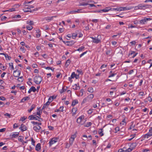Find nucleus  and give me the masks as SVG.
I'll return each instance as SVG.
<instances>
[{
  "mask_svg": "<svg viewBox=\"0 0 152 152\" xmlns=\"http://www.w3.org/2000/svg\"><path fill=\"white\" fill-rule=\"evenodd\" d=\"M87 101V98L86 97V98H85L84 99H83L82 102L81 104H84L85 103H86Z\"/></svg>",
  "mask_w": 152,
  "mask_h": 152,
  "instance_id": "obj_37",
  "label": "nucleus"
},
{
  "mask_svg": "<svg viewBox=\"0 0 152 152\" xmlns=\"http://www.w3.org/2000/svg\"><path fill=\"white\" fill-rule=\"evenodd\" d=\"M85 47L83 46H82L81 47H80L78 49H77V50L79 51H81Z\"/></svg>",
  "mask_w": 152,
  "mask_h": 152,
  "instance_id": "obj_35",
  "label": "nucleus"
},
{
  "mask_svg": "<svg viewBox=\"0 0 152 152\" xmlns=\"http://www.w3.org/2000/svg\"><path fill=\"white\" fill-rule=\"evenodd\" d=\"M4 56L6 58H7L9 60H10L11 59V57L9 56L7 54H6Z\"/></svg>",
  "mask_w": 152,
  "mask_h": 152,
  "instance_id": "obj_36",
  "label": "nucleus"
},
{
  "mask_svg": "<svg viewBox=\"0 0 152 152\" xmlns=\"http://www.w3.org/2000/svg\"><path fill=\"white\" fill-rule=\"evenodd\" d=\"M27 24H29L30 26L34 24V22L33 21H27Z\"/></svg>",
  "mask_w": 152,
  "mask_h": 152,
  "instance_id": "obj_40",
  "label": "nucleus"
},
{
  "mask_svg": "<svg viewBox=\"0 0 152 152\" xmlns=\"http://www.w3.org/2000/svg\"><path fill=\"white\" fill-rule=\"evenodd\" d=\"M15 11V8H12L8 10H5V11L12 12Z\"/></svg>",
  "mask_w": 152,
  "mask_h": 152,
  "instance_id": "obj_29",
  "label": "nucleus"
},
{
  "mask_svg": "<svg viewBox=\"0 0 152 152\" xmlns=\"http://www.w3.org/2000/svg\"><path fill=\"white\" fill-rule=\"evenodd\" d=\"M88 5V3L83 2L80 4V6H86Z\"/></svg>",
  "mask_w": 152,
  "mask_h": 152,
  "instance_id": "obj_42",
  "label": "nucleus"
},
{
  "mask_svg": "<svg viewBox=\"0 0 152 152\" xmlns=\"http://www.w3.org/2000/svg\"><path fill=\"white\" fill-rule=\"evenodd\" d=\"M109 11V10H106L105 8L103 10H101V11L102 12H107Z\"/></svg>",
  "mask_w": 152,
  "mask_h": 152,
  "instance_id": "obj_51",
  "label": "nucleus"
},
{
  "mask_svg": "<svg viewBox=\"0 0 152 152\" xmlns=\"http://www.w3.org/2000/svg\"><path fill=\"white\" fill-rule=\"evenodd\" d=\"M107 66V65H105V64H103L102 65L101 67H100V69H102V68H105Z\"/></svg>",
  "mask_w": 152,
  "mask_h": 152,
  "instance_id": "obj_60",
  "label": "nucleus"
},
{
  "mask_svg": "<svg viewBox=\"0 0 152 152\" xmlns=\"http://www.w3.org/2000/svg\"><path fill=\"white\" fill-rule=\"evenodd\" d=\"M148 100L150 102H151L152 101V99L151 98V96H149L148 97Z\"/></svg>",
  "mask_w": 152,
  "mask_h": 152,
  "instance_id": "obj_61",
  "label": "nucleus"
},
{
  "mask_svg": "<svg viewBox=\"0 0 152 152\" xmlns=\"http://www.w3.org/2000/svg\"><path fill=\"white\" fill-rule=\"evenodd\" d=\"M55 17V16H52L51 17H49L47 19H46V20H51L53 19V18Z\"/></svg>",
  "mask_w": 152,
  "mask_h": 152,
  "instance_id": "obj_50",
  "label": "nucleus"
},
{
  "mask_svg": "<svg viewBox=\"0 0 152 152\" xmlns=\"http://www.w3.org/2000/svg\"><path fill=\"white\" fill-rule=\"evenodd\" d=\"M34 1V0H32L31 1H28V2H26V1H25V2H24V5H25L26 4H30V3H31V2H32L33 1Z\"/></svg>",
  "mask_w": 152,
  "mask_h": 152,
  "instance_id": "obj_54",
  "label": "nucleus"
},
{
  "mask_svg": "<svg viewBox=\"0 0 152 152\" xmlns=\"http://www.w3.org/2000/svg\"><path fill=\"white\" fill-rule=\"evenodd\" d=\"M139 9L141 10H144V5H143L142 4H140L138 5Z\"/></svg>",
  "mask_w": 152,
  "mask_h": 152,
  "instance_id": "obj_32",
  "label": "nucleus"
},
{
  "mask_svg": "<svg viewBox=\"0 0 152 152\" xmlns=\"http://www.w3.org/2000/svg\"><path fill=\"white\" fill-rule=\"evenodd\" d=\"M111 147V145L110 143H109L107 146L106 148H109Z\"/></svg>",
  "mask_w": 152,
  "mask_h": 152,
  "instance_id": "obj_63",
  "label": "nucleus"
},
{
  "mask_svg": "<svg viewBox=\"0 0 152 152\" xmlns=\"http://www.w3.org/2000/svg\"><path fill=\"white\" fill-rule=\"evenodd\" d=\"M23 10L24 12H32V11L30 9V8H29L28 7L25 8L23 9Z\"/></svg>",
  "mask_w": 152,
  "mask_h": 152,
  "instance_id": "obj_12",
  "label": "nucleus"
},
{
  "mask_svg": "<svg viewBox=\"0 0 152 152\" xmlns=\"http://www.w3.org/2000/svg\"><path fill=\"white\" fill-rule=\"evenodd\" d=\"M77 107H75L73 108L72 110V112L73 113V114H75L76 113V112L77 111Z\"/></svg>",
  "mask_w": 152,
  "mask_h": 152,
  "instance_id": "obj_23",
  "label": "nucleus"
},
{
  "mask_svg": "<svg viewBox=\"0 0 152 152\" xmlns=\"http://www.w3.org/2000/svg\"><path fill=\"white\" fill-rule=\"evenodd\" d=\"M31 141L32 142V145L34 146H35V141L33 139V138L32 137L31 138Z\"/></svg>",
  "mask_w": 152,
  "mask_h": 152,
  "instance_id": "obj_43",
  "label": "nucleus"
},
{
  "mask_svg": "<svg viewBox=\"0 0 152 152\" xmlns=\"http://www.w3.org/2000/svg\"><path fill=\"white\" fill-rule=\"evenodd\" d=\"M73 89L75 90H78L80 89V87L79 84H75L73 86Z\"/></svg>",
  "mask_w": 152,
  "mask_h": 152,
  "instance_id": "obj_16",
  "label": "nucleus"
},
{
  "mask_svg": "<svg viewBox=\"0 0 152 152\" xmlns=\"http://www.w3.org/2000/svg\"><path fill=\"white\" fill-rule=\"evenodd\" d=\"M23 137L22 136H20L18 138V140L19 141L21 142H23Z\"/></svg>",
  "mask_w": 152,
  "mask_h": 152,
  "instance_id": "obj_28",
  "label": "nucleus"
},
{
  "mask_svg": "<svg viewBox=\"0 0 152 152\" xmlns=\"http://www.w3.org/2000/svg\"><path fill=\"white\" fill-rule=\"evenodd\" d=\"M76 76V74H75L74 72H73L72 73L71 77L72 78H74Z\"/></svg>",
  "mask_w": 152,
  "mask_h": 152,
  "instance_id": "obj_46",
  "label": "nucleus"
},
{
  "mask_svg": "<svg viewBox=\"0 0 152 152\" xmlns=\"http://www.w3.org/2000/svg\"><path fill=\"white\" fill-rule=\"evenodd\" d=\"M27 118V117L26 116H23V117H21L20 118V121H23L25 120Z\"/></svg>",
  "mask_w": 152,
  "mask_h": 152,
  "instance_id": "obj_39",
  "label": "nucleus"
},
{
  "mask_svg": "<svg viewBox=\"0 0 152 152\" xmlns=\"http://www.w3.org/2000/svg\"><path fill=\"white\" fill-rule=\"evenodd\" d=\"M41 129V127L39 126H34L33 127V129L37 132H39V130Z\"/></svg>",
  "mask_w": 152,
  "mask_h": 152,
  "instance_id": "obj_11",
  "label": "nucleus"
},
{
  "mask_svg": "<svg viewBox=\"0 0 152 152\" xmlns=\"http://www.w3.org/2000/svg\"><path fill=\"white\" fill-rule=\"evenodd\" d=\"M116 75V73H113L112 74H111L109 75V76H108V77H113Z\"/></svg>",
  "mask_w": 152,
  "mask_h": 152,
  "instance_id": "obj_53",
  "label": "nucleus"
},
{
  "mask_svg": "<svg viewBox=\"0 0 152 152\" xmlns=\"http://www.w3.org/2000/svg\"><path fill=\"white\" fill-rule=\"evenodd\" d=\"M59 139L58 137H55L52 139L49 142L50 146L52 145L56 142Z\"/></svg>",
  "mask_w": 152,
  "mask_h": 152,
  "instance_id": "obj_3",
  "label": "nucleus"
},
{
  "mask_svg": "<svg viewBox=\"0 0 152 152\" xmlns=\"http://www.w3.org/2000/svg\"><path fill=\"white\" fill-rule=\"evenodd\" d=\"M84 118V116L81 115L77 119V122L79 124H80L83 119Z\"/></svg>",
  "mask_w": 152,
  "mask_h": 152,
  "instance_id": "obj_10",
  "label": "nucleus"
},
{
  "mask_svg": "<svg viewBox=\"0 0 152 152\" xmlns=\"http://www.w3.org/2000/svg\"><path fill=\"white\" fill-rule=\"evenodd\" d=\"M152 136V133L149 132L147 134H144L143 136V137L144 138H148Z\"/></svg>",
  "mask_w": 152,
  "mask_h": 152,
  "instance_id": "obj_7",
  "label": "nucleus"
},
{
  "mask_svg": "<svg viewBox=\"0 0 152 152\" xmlns=\"http://www.w3.org/2000/svg\"><path fill=\"white\" fill-rule=\"evenodd\" d=\"M41 149L40 144L39 143L37 144L36 146L35 149L37 151H39Z\"/></svg>",
  "mask_w": 152,
  "mask_h": 152,
  "instance_id": "obj_15",
  "label": "nucleus"
},
{
  "mask_svg": "<svg viewBox=\"0 0 152 152\" xmlns=\"http://www.w3.org/2000/svg\"><path fill=\"white\" fill-rule=\"evenodd\" d=\"M35 107H36V105L34 104H33L31 105V108L30 109L28 110V112L29 113H30L33 110L34 108H35Z\"/></svg>",
  "mask_w": 152,
  "mask_h": 152,
  "instance_id": "obj_18",
  "label": "nucleus"
},
{
  "mask_svg": "<svg viewBox=\"0 0 152 152\" xmlns=\"http://www.w3.org/2000/svg\"><path fill=\"white\" fill-rule=\"evenodd\" d=\"M0 100L2 101H4L6 100L4 96H0Z\"/></svg>",
  "mask_w": 152,
  "mask_h": 152,
  "instance_id": "obj_58",
  "label": "nucleus"
},
{
  "mask_svg": "<svg viewBox=\"0 0 152 152\" xmlns=\"http://www.w3.org/2000/svg\"><path fill=\"white\" fill-rule=\"evenodd\" d=\"M26 27L27 29L28 30H31L33 28V27L31 26H27Z\"/></svg>",
  "mask_w": 152,
  "mask_h": 152,
  "instance_id": "obj_41",
  "label": "nucleus"
},
{
  "mask_svg": "<svg viewBox=\"0 0 152 152\" xmlns=\"http://www.w3.org/2000/svg\"><path fill=\"white\" fill-rule=\"evenodd\" d=\"M66 42L67 43L66 45L68 46H71L74 44L75 43L73 41H67Z\"/></svg>",
  "mask_w": 152,
  "mask_h": 152,
  "instance_id": "obj_17",
  "label": "nucleus"
},
{
  "mask_svg": "<svg viewBox=\"0 0 152 152\" xmlns=\"http://www.w3.org/2000/svg\"><path fill=\"white\" fill-rule=\"evenodd\" d=\"M70 62V60L69 59L68 60H67L65 63V66H66V67H67L69 64Z\"/></svg>",
  "mask_w": 152,
  "mask_h": 152,
  "instance_id": "obj_24",
  "label": "nucleus"
},
{
  "mask_svg": "<svg viewBox=\"0 0 152 152\" xmlns=\"http://www.w3.org/2000/svg\"><path fill=\"white\" fill-rule=\"evenodd\" d=\"M103 129H99V131H98V133L101 136H103L104 134L102 133L103 132Z\"/></svg>",
  "mask_w": 152,
  "mask_h": 152,
  "instance_id": "obj_20",
  "label": "nucleus"
},
{
  "mask_svg": "<svg viewBox=\"0 0 152 152\" xmlns=\"http://www.w3.org/2000/svg\"><path fill=\"white\" fill-rule=\"evenodd\" d=\"M111 25H108L106 26L105 28L107 29H109L110 28Z\"/></svg>",
  "mask_w": 152,
  "mask_h": 152,
  "instance_id": "obj_64",
  "label": "nucleus"
},
{
  "mask_svg": "<svg viewBox=\"0 0 152 152\" xmlns=\"http://www.w3.org/2000/svg\"><path fill=\"white\" fill-rule=\"evenodd\" d=\"M9 66H11V68L12 69H14V68L13 67V63H9Z\"/></svg>",
  "mask_w": 152,
  "mask_h": 152,
  "instance_id": "obj_45",
  "label": "nucleus"
},
{
  "mask_svg": "<svg viewBox=\"0 0 152 152\" xmlns=\"http://www.w3.org/2000/svg\"><path fill=\"white\" fill-rule=\"evenodd\" d=\"M78 103V100L77 99H75L73 100L72 103V106H74L76 104Z\"/></svg>",
  "mask_w": 152,
  "mask_h": 152,
  "instance_id": "obj_19",
  "label": "nucleus"
},
{
  "mask_svg": "<svg viewBox=\"0 0 152 152\" xmlns=\"http://www.w3.org/2000/svg\"><path fill=\"white\" fill-rule=\"evenodd\" d=\"M52 3V1L51 0H47L46 5L49 6Z\"/></svg>",
  "mask_w": 152,
  "mask_h": 152,
  "instance_id": "obj_25",
  "label": "nucleus"
},
{
  "mask_svg": "<svg viewBox=\"0 0 152 152\" xmlns=\"http://www.w3.org/2000/svg\"><path fill=\"white\" fill-rule=\"evenodd\" d=\"M30 98L29 96H26L23 98L21 100V102H24L28 100Z\"/></svg>",
  "mask_w": 152,
  "mask_h": 152,
  "instance_id": "obj_13",
  "label": "nucleus"
},
{
  "mask_svg": "<svg viewBox=\"0 0 152 152\" xmlns=\"http://www.w3.org/2000/svg\"><path fill=\"white\" fill-rule=\"evenodd\" d=\"M119 128L118 127H116L115 128V133H117L118 131H119Z\"/></svg>",
  "mask_w": 152,
  "mask_h": 152,
  "instance_id": "obj_48",
  "label": "nucleus"
},
{
  "mask_svg": "<svg viewBox=\"0 0 152 152\" xmlns=\"http://www.w3.org/2000/svg\"><path fill=\"white\" fill-rule=\"evenodd\" d=\"M50 104V102H47L45 104H43L44 106V107H46L47 105H48Z\"/></svg>",
  "mask_w": 152,
  "mask_h": 152,
  "instance_id": "obj_59",
  "label": "nucleus"
},
{
  "mask_svg": "<svg viewBox=\"0 0 152 152\" xmlns=\"http://www.w3.org/2000/svg\"><path fill=\"white\" fill-rule=\"evenodd\" d=\"M17 70H15L14 71V72H13V76L15 77H19L20 74V71H18V74H15V72H17Z\"/></svg>",
  "mask_w": 152,
  "mask_h": 152,
  "instance_id": "obj_9",
  "label": "nucleus"
},
{
  "mask_svg": "<svg viewBox=\"0 0 152 152\" xmlns=\"http://www.w3.org/2000/svg\"><path fill=\"white\" fill-rule=\"evenodd\" d=\"M124 148L125 147H124L123 148L119 149L118 152H125Z\"/></svg>",
  "mask_w": 152,
  "mask_h": 152,
  "instance_id": "obj_47",
  "label": "nucleus"
},
{
  "mask_svg": "<svg viewBox=\"0 0 152 152\" xmlns=\"http://www.w3.org/2000/svg\"><path fill=\"white\" fill-rule=\"evenodd\" d=\"M77 33H73L72 34V37L73 39H75L77 36Z\"/></svg>",
  "mask_w": 152,
  "mask_h": 152,
  "instance_id": "obj_34",
  "label": "nucleus"
},
{
  "mask_svg": "<svg viewBox=\"0 0 152 152\" xmlns=\"http://www.w3.org/2000/svg\"><path fill=\"white\" fill-rule=\"evenodd\" d=\"M151 20H152V19L150 18L144 17V19L139 21V23L140 24L143 25L145 24L147 21Z\"/></svg>",
  "mask_w": 152,
  "mask_h": 152,
  "instance_id": "obj_2",
  "label": "nucleus"
},
{
  "mask_svg": "<svg viewBox=\"0 0 152 152\" xmlns=\"http://www.w3.org/2000/svg\"><path fill=\"white\" fill-rule=\"evenodd\" d=\"M34 82L35 83L39 84H40L42 81V78L41 76H36L34 78Z\"/></svg>",
  "mask_w": 152,
  "mask_h": 152,
  "instance_id": "obj_1",
  "label": "nucleus"
},
{
  "mask_svg": "<svg viewBox=\"0 0 152 152\" xmlns=\"http://www.w3.org/2000/svg\"><path fill=\"white\" fill-rule=\"evenodd\" d=\"M30 88L31 90V91H32L33 92H35L36 90V88L34 86L31 87Z\"/></svg>",
  "mask_w": 152,
  "mask_h": 152,
  "instance_id": "obj_38",
  "label": "nucleus"
},
{
  "mask_svg": "<svg viewBox=\"0 0 152 152\" xmlns=\"http://www.w3.org/2000/svg\"><path fill=\"white\" fill-rule=\"evenodd\" d=\"M92 124V123L91 122H88L86 125L84 126L86 127H88L91 126Z\"/></svg>",
  "mask_w": 152,
  "mask_h": 152,
  "instance_id": "obj_33",
  "label": "nucleus"
},
{
  "mask_svg": "<svg viewBox=\"0 0 152 152\" xmlns=\"http://www.w3.org/2000/svg\"><path fill=\"white\" fill-rule=\"evenodd\" d=\"M36 37L37 38H39L41 35L40 31L39 29H37V30H36Z\"/></svg>",
  "mask_w": 152,
  "mask_h": 152,
  "instance_id": "obj_14",
  "label": "nucleus"
},
{
  "mask_svg": "<svg viewBox=\"0 0 152 152\" xmlns=\"http://www.w3.org/2000/svg\"><path fill=\"white\" fill-rule=\"evenodd\" d=\"M134 148H129L125 150V152H130L132 151Z\"/></svg>",
  "mask_w": 152,
  "mask_h": 152,
  "instance_id": "obj_21",
  "label": "nucleus"
},
{
  "mask_svg": "<svg viewBox=\"0 0 152 152\" xmlns=\"http://www.w3.org/2000/svg\"><path fill=\"white\" fill-rule=\"evenodd\" d=\"M99 35H98L97 38H94L93 37H91L90 38L93 39V42L94 43L97 44L99 42H101L100 39H99L98 37L99 36Z\"/></svg>",
  "mask_w": 152,
  "mask_h": 152,
  "instance_id": "obj_4",
  "label": "nucleus"
},
{
  "mask_svg": "<svg viewBox=\"0 0 152 152\" xmlns=\"http://www.w3.org/2000/svg\"><path fill=\"white\" fill-rule=\"evenodd\" d=\"M19 129L21 130L22 132H23L25 131L27 129V128L24 124H22L19 127Z\"/></svg>",
  "mask_w": 152,
  "mask_h": 152,
  "instance_id": "obj_6",
  "label": "nucleus"
},
{
  "mask_svg": "<svg viewBox=\"0 0 152 152\" xmlns=\"http://www.w3.org/2000/svg\"><path fill=\"white\" fill-rule=\"evenodd\" d=\"M18 127V126L17 125V124L16 123H15L13 125V128L14 129L16 128L17 127Z\"/></svg>",
  "mask_w": 152,
  "mask_h": 152,
  "instance_id": "obj_62",
  "label": "nucleus"
},
{
  "mask_svg": "<svg viewBox=\"0 0 152 152\" xmlns=\"http://www.w3.org/2000/svg\"><path fill=\"white\" fill-rule=\"evenodd\" d=\"M66 88H67V87H66ZM66 89H64V87H63L62 88V89H61L60 91V94H62V93H63L64 92H65L66 91Z\"/></svg>",
  "mask_w": 152,
  "mask_h": 152,
  "instance_id": "obj_26",
  "label": "nucleus"
},
{
  "mask_svg": "<svg viewBox=\"0 0 152 152\" xmlns=\"http://www.w3.org/2000/svg\"><path fill=\"white\" fill-rule=\"evenodd\" d=\"M19 133L18 132H15L14 133L12 134V137H16L19 135Z\"/></svg>",
  "mask_w": 152,
  "mask_h": 152,
  "instance_id": "obj_22",
  "label": "nucleus"
},
{
  "mask_svg": "<svg viewBox=\"0 0 152 152\" xmlns=\"http://www.w3.org/2000/svg\"><path fill=\"white\" fill-rule=\"evenodd\" d=\"M74 141V140L73 139H69V143L70 145H72L73 142Z\"/></svg>",
  "mask_w": 152,
  "mask_h": 152,
  "instance_id": "obj_49",
  "label": "nucleus"
},
{
  "mask_svg": "<svg viewBox=\"0 0 152 152\" xmlns=\"http://www.w3.org/2000/svg\"><path fill=\"white\" fill-rule=\"evenodd\" d=\"M48 128L50 130H53L54 129V128L53 126H48Z\"/></svg>",
  "mask_w": 152,
  "mask_h": 152,
  "instance_id": "obj_57",
  "label": "nucleus"
},
{
  "mask_svg": "<svg viewBox=\"0 0 152 152\" xmlns=\"http://www.w3.org/2000/svg\"><path fill=\"white\" fill-rule=\"evenodd\" d=\"M4 115L5 116H8L9 118H10L11 117V116H12V115L11 114H9L7 113H6L5 114H4Z\"/></svg>",
  "mask_w": 152,
  "mask_h": 152,
  "instance_id": "obj_52",
  "label": "nucleus"
},
{
  "mask_svg": "<svg viewBox=\"0 0 152 152\" xmlns=\"http://www.w3.org/2000/svg\"><path fill=\"white\" fill-rule=\"evenodd\" d=\"M88 91L90 92H93V89L92 87L89 88H88Z\"/></svg>",
  "mask_w": 152,
  "mask_h": 152,
  "instance_id": "obj_44",
  "label": "nucleus"
},
{
  "mask_svg": "<svg viewBox=\"0 0 152 152\" xmlns=\"http://www.w3.org/2000/svg\"><path fill=\"white\" fill-rule=\"evenodd\" d=\"M87 99V101L90 102L94 98V95L92 94H90L86 97Z\"/></svg>",
  "mask_w": 152,
  "mask_h": 152,
  "instance_id": "obj_8",
  "label": "nucleus"
},
{
  "mask_svg": "<svg viewBox=\"0 0 152 152\" xmlns=\"http://www.w3.org/2000/svg\"><path fill=\"white\" fill-rule=\"evenodd\" d=\"M151 7V6L150 5L148 4H145L144 5V10L145 9V8H149L150 7Z\"/></svg>",
  "mask_w": 152,
  "mask_h": 152,
  "instance_id": "obj_31",
  "label": "nucleus"
},
{
  "mask_svg": "<svg viewBox=\"0 0 152 152\" xmlns=\"http://www.w3.org/2000/svg\"><path fill=\"white\" fill-rule=\"evenodd\" d=\"M126 10V7H120L119 9L118 10L119 11H122L124 10Z\"/></svg>",
  "mask_w": 152,
  "mask_h": 152,
  "instance_id": "obj_30",
  "label": "nucleus"
},
{
  "mask_svg": "<svg viewBox=\"0 0 152 152\" xmlns=\"http://www.w3.org/2000/svg\"><path fill=\"white\" fill-rule=\"evenodd\" d=\"M93 112L92 109H90L88 111V114H91Z\"/></svg>",
  "mask_w": 152,
  "mask_h": 152,
  "instance_id": "obj_56",
  "label": "nucleus"
},
{
  "mask_svg": "<svg viewBox=\"0 0 152 152\" xmlns=\"http://www.w3.org/2000/svg\"><path fill=\"white\" fill-rule=\"evenodd\" d=\"M20 49L24 53L25 52L26 50H25V48L23 47H21L20 48Z\"/></svg>",
  "mask_w": 152,
  "mask_h": 152,
  "instance_id": "obj_55",
  "label": "nucleus"
},
{
  "mask_svg": "<svg viewBox=\"0 0 152 152\" xmlns=\"http://www.w3.org/2000/svg\"><path fill=\"white\" fill-rule=\"evenodd\" d=\"M23 80V76L20 77H18L17 80L19 82H22Z\"/></svg>",
  "mask_w": 152,
  "mask_h": 152,
  "instance_id": "obj_27",
  "label": "nucleus"
},
{
  "mask_svg": "<svg viewBox=\"0 0 152 152\" xmlns=\"http://www.w3.org/2000/svg\"><path fill=\"white\" fill-rule=\"evenodd\" d=\"M38 118H39V117L38 116L34 115H30L28 117V118L30 120H38Z\"/></svg>",
  "mask_w": 152,
  "mask_h": 152,
  "instance_id": "obj_5",
  "label": "nucleus"
}]
</instances>
